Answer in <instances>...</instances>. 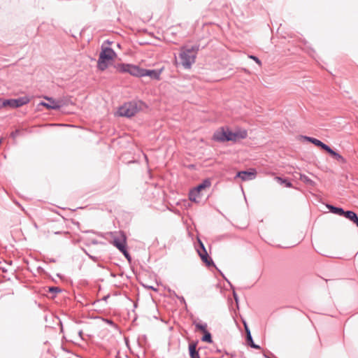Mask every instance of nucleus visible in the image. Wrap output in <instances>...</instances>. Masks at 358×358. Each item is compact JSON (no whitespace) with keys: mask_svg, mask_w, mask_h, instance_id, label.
Segmentation results:
<instances>
[{"mask_svg":"<svg viewBox=\"0 0 358 358\" xmlns=\"http://www.w3.org/2000/svg\"><path fill=\"white\" fill-rule=\"evenodd\" d=\"M244 325H245V331H246V341H247L248 345L252 348L260 349V346L258 345H256L254 343L249 328L248 327L247 324L245 323Z\"/></svg>","mask_w":358,"mask_h":358,"instance_id":"f8f14e48","label":"nucleus"},{"mask_svg":"<svg viewBox=\"0 0 358 358\" xmlns=\"http://www.w3.org/2000/svg\"><path fill=\"white\" fill-rule=\"evenodd\" d=\"M203 334H204V335L202 337L201 341L208 342V343H212L213 341H212V337H211L210 333L208 331H207L204 332Z\"/></svg>","mask_w":358,"mask_h":358,"instance_id":"b1692460","label":"nucleus"},{"mask_svg":"<svg viewBox=\"0 0 358 358\" xmlns=\"http://www.w3.org/2000/svg\"><path fill=\"white\" fill-rule=\"evenodd\" d=\"M257 171L255 169H251L249 171H238L236 176V178H240L243 181L252 180L256 178Z\"/></svg>","mask_w":358,"mask_h":358,"instance_id":"6e6552de","label":"nucleus"},{"mask_svg":"<svg viewBox=\"0 0 358 358\" xmlns=\"http://www.w3.org/2000/svg\"><path fill=\"white\" fill-rule=\"evenodd\" d=\"M108 324H113V322L110 320H108Z\"/></svg>","mask_w":358,"mask_h":358,"instance_id":"c85d7f7f","label":"nucleus"},{"mask_svg":"<svg viewBox=\"0 0 358 358\" xmlns=\"http://www.w3.org/2000/svg\"><path fill=\"white\" fill-rule=\"evenodd\" d=\"M357 227H358V225H357Z\"/></svg>","mask_w":358,"mask_h":358,"instance_id":"c756f323","label":"nucleus"},{"mask_svg":"<svg viewBox=\"0 0 358 358\" xmlns=\"http://www.w3.org/2000/svg\"><path fill=\"white\" fill-rule=\"evenodd\" d=\"M144 69H141L136 65L132 64H123L120 67L122 72L129 73L131 76L136 77H143V72Z\"/></svg>","mask_w":358,"mask_h":358,"instance_id":"39448f33","label":"nucleus"},{"mask_svg":"<svg viewBox=\"0 0 358 358\" xmlns=\"http://www.w3.org/2000/svg\"><path fill=\"white\" fill-rule=\"evenodd\" d=\"M342 216L345 217L346 218L351 220L353 223L356 224V225H358V217L355 213L353 211L348 210L345 211V213L343 214Z\"/></svg>","mask_w":358,"mask_h":358,"instance_id":"2eb2a0df","label":"nucleus"},{"mask_svg":"<svg viewBox=\"0 0 358 358\" xmlns=\"http://www.w3.org/2000/svg\"><path fill=\"white\" fill-rule=\"evenodd\" d=\"M200 244V249L197 250V252L199 253V257H201V260L208 266H214V262L213 259L208 256V252L202 243V242L199 241Z\"/></svg>","mask_w":358,"mask_h":358,"instance_id":"423d86ee","label":"nucleus"},{"mask_svg":"<svg viewBox=\"0 0 358 358\" xmlns=\"http://www.w3.org/2000/svg\"><path fill=\"white\" fill-rule=\"evenodd\" d=\"M198 48L193 46L191 48H182L180 53L179 57L181 60L182 65L185 69H190L192 65L195 62Z\"/></svg>","mask_w":358,"mask_h":358,"instance_id":"f03ea898","label":"nucleus"},{"mask_svg":"<svg viewBox=\"0 0 358 358\" xmlns=\"http://www.w3.org/2000/svg\"><path fill=\"white\" fill-rule=\"evenodd\" d=\"M20 131L19 129H16V130H15L14 131L11 132V134H10V136H11L13 139H15V138H16L18 136V135L20 134Z\"/></svg>","mask_w":358,"mask_h":358,"instance_id":"393cba45","label":"nucleus"},{"mask_svg":"<svg viewBox=\"0 0 358 358\" xmlns=\"http://www.w3.org/2000/svg\"><path fill=\"white\" fill-rule=\"evenodd\" d=\"M148 288H149V289H152V290H155V291H156V290H157V289L154 288V287H152V286L148 287Z\"/></svg>","mask_w":358,"mask_h":358,"instance_id":"cd10ccee","label":"nucleus"},{"mask_svg":"<svg viewBox=\"0 0 358 358\" xmlns=\"http://www.w3.org/2000/svg\"><path fill=\"white\" fill-rule=\"evenodd\" d=\"M327 206L330 211L334 214L343 215V214L345 213V210L342 208L335 207L331 205H327Z\"/></svg>","mask_w":358,"mask_h":358,"instance_id":"412c9836","label":"nucleus"},{"mask_svg":"<svg viewBox=\"0 0 358 358\" xmlns=\"http://www.w3.org/2000/svg\"><path fill=\"white\" fill-rule=\"evenodd\" d=\"M299 179L301 181H303L304 183H306L307 185L312 186V187L315 185V182L313 180H311L310 178H308L307 176H306L305 174L300 173Z\"/></svg>","mask_w":358,"mask_h":358,"instance_id":"aec40b11","label":"nucleus"},{"mask_svg":"<svg viewBox=\"0 0 358 358\" xmlns=\"http://www.w3.org/2000/svg\"><path fill=\"white\" fill-rule=\"evenodd\" d=\"M228 141H236L238 139H244L248 136L246 130H238L234 132L228 129Z\"/></svg>","mask_w":358,"mask_h":358,"instance_id":"0eeeda50","label":"nucleus"},{"mask_svg":"<svg viewBox=\"0 0 358 358\" xmlns=\"http://www.w3.org/2000/svg\"><path fill=\"white\" fill-rule=\"evenodd\" d=\"M112 243L114 246H115L126 258L129 259L130 256L128 253L126 248L127 241L126 236L124 234L122 231L115 232L113 234V241Z\"/></svg>","mask_w":358,"mask_h":358,"instance_id":"7ed1b4c3","label":"nucleus"},{"mask_svg":"<svg viewBox=\"0 0 358 358\" xmlns=\"http://www.w3.org/2000/svg\"><path fill=\"white\" fill-rule=\"evenodd\" d=\"M196 329L201 331L203 333L207 331V324L203 322H196L194 324Z\"/></svg>","mask_w":358,"mask_h":358,"instance_id":"4be33fe9","label":"nucleus"},{"mask_svg":"<svg viewBox=\"0 0 358 358\" xmlns=\"http://www.w3.org/2000/svg\"><path fill=\"white\" fill-rule=\"evenodd\" d=\"M139 108L137 102H128L118 108L117 113L122 117H131L139 110Z\"/></svg>","mask_w":358,"mask_h":358,"instance_id":"20e7f679","label":"nucleus"},{"mask_svg":"<svg viewBox=\"0 0 358 358\" xmlns=\"http://www.w3.org/2000/svg\"><path fill=\"white\" fill-rule=\"evenodd\" d=\"M3 107H10L14 108V99H3L0 98V109Z\"/></svg>","mask_w":358,"mask_h":358,"instance_id":"6ab92c4d","label":"nucleus"},{"mask_svg":"<svg viewBox=\"0 0 358 358\" xmlns=\"http://www.w3.org/2000/svg\"><path fill=\"white\" fill-rule=\"evenodd\" d=\"M189 199L190 201L198 203L201 199V194L200 192H194V188L189 192Z\"/></svg>","mask_w":358,"mask_h":358,"instance_id":"f3484780","label":"nucleus"},{"mask_svg":"<svg viewBox=\"0 0 358 358\" xmlns=\"http://www.w3.org/2000/svg\"><path fill=\"white\" fill-rule=\"evenodd\" d=\"M228 128H222L220 130L215 131L213 134V140L218 142H225L228 141Z\"/></svg>","mask_w":358,"mask_h":358,"instance_id":"9d476101","label":"nucleus"},{"mask_svg":"<svg viewBox=\"0 0 358 358\" xmlns=\"http://www.w3.org/2000/svg\"><path fill=\"white\" fill-rule=\"evenodd\" d=\"M50 292H60V289L59 288L57 287H50L49 289Z\"/></svg>","mask_w":358,"mask_h":358,"instance_id":"bb28decb","label":"nucleus"},{"mask_svg":"<svg viewBox=\"0 0 358 358\" xmlns=\"http://www.w3.org/2000/svg\"><path fill=\"white\" fill-rule=\"evenodd\" d=\"M278 182L281 183V184H284L286 185V187H291L292 186V183L290 182H289L288 180H285V179H283L280 177H275V178Z\"/></svg>","mask_w":358,"mask_h":358,"instance_id":"5701e85b","label":"nucleus"},{"mask_svg":"<svg viewBox=\"0 0 358 358\" xmlns=\"http://www.w3.org/2000/svg\"><path fill=\"white\" fill-rule=\"evenodd\" d=\"M29 102V99L27 96L14 99V108L22 106Z\"/></svg>","mask_w":358,"mask_h":358,"instance_id":"dca6fc26","label":"nucleus"},{"mask_svg":"<svg viewBox=\"0 0 358 358\" xmlns=\"http://www.w3.org/2000/svg\"><path fill=\"white\" fill-rule=\"evenodd\" d=\"M303 138H305L307 141L312 143L313 144L315 145L316 146H318L323 149L324 150H326V148L328 147V145L321 141L309 136H303Z\"/></svg>","mask_w":358,"mask_h":358,"instance_id":"ddd939ff","label":"nucleus"},{"mask_svg":"<svg viewBox=\"0 0 358 358\" xmlns=\"http://www.w3.org/2000/svg\"><path fill=\"white\" fill-rule=\"evenodd\" d=\"M325 151L327 152L329 155H331L338 162L342 164L346 163V159L339 153L332 150L329 145L326 148Z\"/></svg>","mask_w":358,"mask_h":358,"instance_id":"9b49d317","label":"nucleus"},{"mask_svg":"<svg viewBox=\"0 0 358 358\" xmlns=\"http://www.w3.org/2000/svg\"><path fill=\"white\" fill-rule=\"evenodd\" d=\"M149 76L152 78L159 80L160 73L156 70L143 69V77Z\"/></svg>","mask_w":358,"mask_h":358,"instance_id":"4468645a","label":"nucleus"},{"mask_svg":"<svg viewBox=\"0 0 358 358\" xmlns=\"http://www.w3.org/2000/svg\"><path fill=\"white\" fill-rule=\"evenodd\" d=\"M249 58L253 59L257 64H258L259 66L262 65V62L259 59L258 57L254 55H249Z\"/></svg>","mask_w":358,"mask_h":358,"instance_id":"a878e982","label":"nucleus"},{"mask_svg":"<svg viewBox=\"0 0 358 358\" xmlns=\"http://www.w3.org/2000/svg\"><path fill=\"white\" fill-rule=\"evenodd\" d=\"M115 57L116 54L112 48L102 47L97 62V68L101 71L106 70Z\"/></svg>","mask_w":358,"mask_h":358,"instance_id":"f257e3e1","label":"nucleus"},{"mask_svg":"<svg viewBox=\"0 0 358 358\" xmlns=\"http://www.w3.org/2000/svg\"><path fill=\"white\" fill-rule=\"evenodd\" d=\"M48 101V103L41 102L40 104L43 106L48 109H59L62 106V101L59 100H55L50 97H45Z\"/></svg>","mask_w":358,"mask_h":358,"instance_id":"1a4fd4ad","label":"nucleus"},{"mask_svg":"<svg viewBox=\"0 0 358 358\" xmlns=\"http://www.w3.org/2000/svg\"><path fill=\"white\" fill-rule=\"evenodd\" d=\"M211 185V182L208 179L204 180L201 184L194 187V192H201V190L209 187Z\"/></svg>","mask_w":358,"mask_h":358,"instance_id":"a211bd4d","label":"nucleus"}]
</instances>
